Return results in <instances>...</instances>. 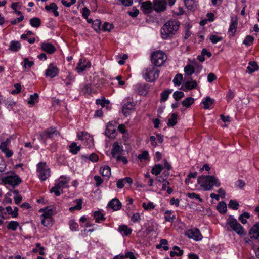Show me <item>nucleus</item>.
<instances>
[{
  "label": "nucleus",
  "instance_id": "32",
  "mask_svg": "<svg viewBox=\"0 0 259 259\" xmlns=\"http://www.w3.org/2000/svg\"><path fill=\"white\" fill-rule=\"evenodd\" d=\"M69 148V151L73 154H76L80 150V146H77L75 142L71 143Z\"/></svg>",
  "mask_w": 259,
  "mask_h": 259
},
{
  "label": "nucleus",
  "instance_id": "7",
  "mask_svg": "<svg viewBox=\"0 0 259 259\" xmlns=\"http://www.w3.org/2000/svg\"><path fill=\"white\" fill-rule=\"evenodd\" d=\"M37 171L39 178L45 181L50 176V169L47 167L45 162H40L37 165Z\"/></svg>",
  "mask_w": 259,
  "mask_h": 259
},
{
  "label": "nucleus",
  "instance_id": "29",
  "mask_svg": "<svg viewBox=\"0 0 259 259\" xmlns=\"http://www.w3.org/2000/svg\"><path fill=\"white\" fill-rule=\"evenodd\" d=\"M214 103V100L211 99L209 96H207L205 100L203 101L204 108L208 109L211 108L210 106Z\"/></svg>",
  "mask_w": 259,
  "mask_h": 259
},
{
  "label": "nucleus",
  "instance_id": "57",
  "mask_svg": "<svg viewBox=\"0 0 259 259\" xmlns=\"http://www.w3.org/2000/svg\"><path fill=\"white\" fill-rule=\"evenodd\" d=\"M209 39L212 44H216L221 41L223 38L221 36H218L213 34L210 36Z\"/></svg>",
  "mask_w": 259,
  "mask_h": 259
},
{
  "label": "nucleus",
  "instance_id": "54",
  "mask_svg": "<svg viewBox=\"0 0 259 259\" xmlns=\"http://www.w3.org/2000/svg\"><path fill=\"white\" fill-rule=\"evenodd\" d=\"M249 214L248 212H245L239 216V220L242 224H244L247 222L246 219L249 218Z\"/></svg>",
  "mask_w": 259,
  "mask_h": 259
},
{
  "label": "nucleus",
  "instance_id": "10",
  "mask_svg": "<svg viewBox=\"0 0 259 259\" xmlns=\"http://www.w3.org/2000/svg\"><path fill=\"white\" fill-rule=\"evenodd\" d=\"M186 234L189 238L193 239L196 241L201 240L203 237L199 230L197 228L189 230Z\"/></svg>",
  "mask_w": 259,
  "mask_h": 259
},
{
  "label": "nucleus",
  "instance_id": "52",
  "mask_svg": "<svg viewBox=\"0 0 259 259\" xmlns=\"http://www.w3.org/2000/svg\"><path fill=\"white\" fill-rule=\"evenodd\" d=\"M254 38L251 35H247L243 41V44L248 46L252 44Z\"/></svg>",
  "mask_w": 259,
  "mask_h": 259
},
{
  "label": "nucleus",
  "instance_id": "19",
  "mask_svg": "<svg viewBox=\"0 0 259 259\" xmlns=\"http://www.w3.org/2000/svg\"><path fill=\"white\" fill-rule=\"evenodd\" d=\"M45 8L46 11L53 12L55 17H58L59 15L57 11L58 6L55 3H51L49 5H46Z\"/></svg>",
  "mask_w": 259,
  "mask_h": 259
},
{
  "label": "nucleus",
  "instance_id": "21",
  "mask_svg": "<svg viewBox=\"0 0 259 259\" xmlns=\"http://www.w3.org/2000/svg\"><path fill=\"white\" fill-rule=\"evenodd\" d=\"M195 69L194 67L191 65H186L184 68L185 77L187 79H191L189 77L195 72Z\"/></svg>",
  "mask_w": 259,
  "mask_h": 259
},
{
  "label": "nucleus",
  "instance_id": "6",
  "mask_svg": "<svg viewBox=\"0 0 259 259\" xmlns=\"http://www.w3.org/2000/svg\"><path fill=\"white\" fill-rule=\"evenodd\" d=\"M159 70L153 66L149 67L143 71V76L145 80L155 81L159 77Z\"/></svg>",
  "mask_w": 259,
  "mask_h": 259
},
{
  "label": "nucleus",
  "instance_id": "50",
  "mask_svg": "<svg viewBox=\"0 0 259 259\" xmlns=\"http://www.w3.org/2000/svg\"><path fill=\"white\" fill-rule=\"evenodd\" d=\"M184 97V93L181 91H177L173 94L174 98L177 101Z\"/></svg>",
  "mask_w": 259,
  "mask_h": 259
},
{
  "label": "nucleus",
  "instance_id": "55",
  "mask_svg": "<svg viewBox=\"0 0 259 259\" xmlns=\"http://www.w3.org/2000/svg\"><path fill=\"white\" fill-rule=\"evenodd\" d=\"M239 205L236 201L231 200L229 202L228 207L233 210H237Z\"/></svg>",
  "mask_w": 259,
  "mask_h": 259
},
{
  "label": "nucleus",
  "instance_id": "17",
  "mask_svg": "<svg viewBox=\"0 0 259 259\" xmlns=\"http://www.w3.org/2000/svg\"><path fill=\"white\" fill-rule=\"evenodd\" d=\"M58 72V68L51 64L49 65L48 68L46 70L45 75L47 77L53 78L57 75Z\"/></svg>",
  "mask_w": 259,
  "mask_h": 259
},
{
  "label": "nucleus",
  "instance_id": "31",
  "mask_svg": "<svg viewBox=\"0 0 259 259\" xmlns=\"http://www.w3.org/2000/svg\"><path fill=\"white\" fill-rule=\"evenodd\" d=\"M172 90L167 89L163 91L160 94V102H165L168 98L169 95L172 92Z\"/></svg>",
  "mask_w": 259,
  "mask_h": 259
},
{
  "label": "nucleus",
  "instance_id": "39",
  "mask_svg": "<svg viewBox=\"0 0 259 259\" xmlns=\"http://www.w3.org/2000/svg\"><path fill=\"white\" fill-rule=\"evenodd\" d=\"M164 219L165 220L169 222L172 223L174 222L176 216L175 215H171L172 214V211L171 210H166L165 211Z\"/></svg>",
  "mask_w": 259,
  "mask_h": 259
},
{
  "label": "nucleus",
  "instance_id": "27",
  "mask_svg": "<svg viewBox=\"0 0 259 259\" xmlns=\"http://www.w3.org/2000/svg\"><path fill=\"white\" fill-rule=\"evenodd\" d=\"M116 130L111 125L107 126L105 135L109 138H114L115 136Z\"/></svg>",
  "mask_w": 259,
  "mask_h": 259
},
{
  "label": "nucleus",
  "instance_id": "56",
  "mask_svg": "<svg viewBox=\"0 0 259 259\" xmlns=\"http://www.w3.org/2000/svg\"><path fill=\"white\" fill-rule=\"evenodd\" d=\"M142 207L145 210H151L152 209H153L155 207L153 203L151 202L148 203H143Z\"/></svg>",
  "mask_w": 259,
  "mask_h": 259
},
{
  "label": "nucleus",
  "instance_id": "38",
  "mask_svg": "<svg viewBox=\"0 0 259 259\" xmlns=\"http://www.w3.org/2000/svg\"><path fill=\"white\" fill-rule=\"evenodd\" d=\"M177 116L176 113H172L171 114V117L168 120V126H174L177 123Z\"/></svg>",
  "mask_w": 259,
  "mask_h": 259
},
{
  "label": "nucleus",
  "instance_id": "40",
  "mask_svg": "<svg viewBox=\"0 0 259 259\" xmlns=\"http://www.w3.org/2000/svg\"><path fill=\"white\" fill-rule=\"evenodd\" d=\"M38 94L37 93H34L33 95H31L29 98V100L28 101V104L30 105H33L35 103L38 102Z\"/></svg>",
  "mask_w": 259,
  "mask_h": 259
},
{
  "label": "nucleus",
  "instance_id": "59",
  "mask_svg": "<svg viewBox=\"0 0 259 259\" xmlns=\"http://www.w3.org/2000/svg\"><path fill=\"white\" fill-rule=\"evenodd\" d=\"M15 89L11 91V93L13 95L18 94L21 91V85L20 83H16L14 85Z\"/></svg>",
  "mask_w": 259,
  "mask_h": 259
},
{
  "label": "nucleus",
  "instance_id": "58",
  "mask_svg": "<svg viewBox=\"0 0 259 259\" xmlns=\"http://www.w3.org/2000/svg\"><path fill=\"white\" fill-rule=\"evenodd\" d=\"M187 196L189 198L191 199H197L200 202H202L203 201L202 199L200 198V196L198 194H196L195 193H188L187 194Z\"/></svg>",
  "mask_w": 259,
  "mask_h": 259
},
{
  "label": "nucleus",
  "instance_id": "42",
  "mask_svg": "<svg viewBox=\"0 0 259 259\" xmlns=\"http://www.w3.org/2000/svg\"><path fill=\"white\" fill-rule=\"evenodd\" d=\"M194 102V98L192 97H187L182 102V104L183 106L189 108Z\"/></svg>",
  "mask_w": 259,
  "mask_h": 259
},
{
  "label": "nucleus",
  "instance_id": "61",
  "mask_svg": "<svg viewBox=\"0 0 259 259\" xmlns=\"http://www.w3.org/2000/svg\"><path fill=\"white\" fill-rule=\"evenodd\" d=\"M148 156V152L147 151H143L141 154H139L138 156L139 159L141 161L146 160Z\"/></svg>",
  "mask_w": 259,
  "mask_h": 259
},
{
  "label": "nucleus",
  "instance_id": "18",
  "mask_svg": "<svg viewBox=\"0 0 259 259\" xmlns=\"http://www.w3.org/2000/svg\"><path fill=\"white\" fill-rule=\"evenodd\" d=\"M123 151L122 146H120L117 142H115L113 144V148L111 150L112 157H115L116 155L121 154Z\"/></svg>",
  "mask_w": 259,
  "mask_h": 259
},
{
  "label": "nucleus",
  "instance_id": "53",
  "mask_svg": "<svg viewBox=\"0 0 259 259\" xmlns=\"http://www.w3.org/2000/svg\"><path fill=\"white\" fill-rule=\"evenodd\" d=\"M76 205H75V206L74 207H71L69 208V210L70 211H73L74 210H80L82 208V201L81 200V199H77L76 200Z\"/></svg>",
  "mask_w": 259,
  "mask_h": 259
},
{
  "label": "nucleus",
  "instance_id": "24",
  "mask_svg": "<svg viewBox=\"0 0 259 259\" xmlns=\"http://www.w3.org/2000/svg\"><path fill=\"white\" fill-rule=\"evenodd\" d=\"M96 103L97 105H100L102 107H106V109H108L110 101L108 100H106L104 97H102L101 99H96Z\"/></svg>",
  "mask_w": 259,
  "mask_h": 259
},
{
  "label": "nucleus",
  "instance_id": "14",
  "mask_svg": "<svg viewBox=\"0 0 259 259\" xmlns=\"http://www.w3.org/2000/svg\"><path fill=\"white\" fill-rule=\"evenodd\" d=\"M40 47L43 51L49 54H52L56 51L55 47L50 42H42Z\"/></svg>",
  "mask_w": 259,
  "mask_h": 259
},
{
  "label": "nucleus",
  "instance_id": "8",
  "mask_svg": "<svg viewBox=\"0 0 259 259\" xmlns=\"http://www.w3.org/2000/svg\"><path fill=\"white\" fill-rule=\"evenodd\" d=\"M58 134V131L55 127H51L45 131L40 132L39 134L38 139L42 141L45 144H46V141L48 139L52 138L55 135Z\"/></svg>",
  "mask_w": 259,
  "mask_h": 259
},
{
  "label": "nucleus",
  "instance_id": "36",
  "mask_svg": "<svg viewBox=\"0 0 259 259\" xmlns=\"http://www.w3.org/2000/svg\"><path fill=\"white\" fill-rule=\"evenodd\" d=\"M100 172L103 176L108 178L111 176V168L108 166H105L100 168Z\"/></svg>",
  "mask_w": 259,
  "mask_h": 259
},
{
  "label": "nucleus",
  "instance_id": "25",
  "mask_svg": "<svg viewBox=\"0 0 259 259\" xmlns=\"http://www.w3.org/2000/svg\"><path fill=\"white\" fill-rule=\"evenodd\" d=\"M118 231L121 233H123L125 236H128L132 233V229L128 227L125 225H120L118 227Z\"/></svg>",
  "mask_w": 259,
  "mask_h": 259
},
{
  "label": "nucleus",
  "instance_id": "47",
  "mask_svg": "<svg viewBox=\"0 0 259 259\" xmlns=\"http://www.w3.org/2000/svg\"><path fill=\"white\" fill-rule=\"evenodd\" d=\"M11 143V141L10 139H7L6 141L3 142H2L0 145V149L2 152L7 150L8 149V147Z\"/></svg>",
  "mask_w": 259,
  "mask_h": 259
},
{
  "label": "nucleus",
  "instance_id": "33",
  "mask_svg": "<svg viewBox=\"0 0 259 259\" xmlns=\"http://www.w3.org/2000/svg\"><path fill=\"white\" fill-rule=\"evenodd\" d=\"M183 254V250L180 249V247L177 246H174L173 247V250L170 252V255L171 257H174L175 256H181Z\"/></svg>",
  "mask_w": 259,
  "mask_h": 259
},
{
  "label": "nucleus",
  "instance_id": "60",
  "mask_svg": "<svg viewBox=\"0 0 259 259\" xmlns=\"http://www.w3.org/2000/svg\"><path fill=\"white\" fill-rule=\"evenodd\" d=\"M94 179L96 181L95 185L97 187L100 186L103 182V180L100 176L96 175L94 176Z\"/></svg>",
  "mask_w": 259,
  "mask_h": 259
},
{
  "label": "nucleus",
  "instance_id": "13",
  "mask_svg": "<svg viewBox=\"0 0 259 259\" xmlns=\"http://www.w3.org/2000/svg\"><path fill=\"white\" fill-rule=\"evenodd\" d=\"M91 66V64L90 61H87L85 59H80L77 64L76 70L78 72H81L87 68H90Z\"/></svg>",
  "mask_w": 259,
  "mask_h": 259
},
{
  "label": "nucleus",
  "instance_id": "2",
  "mask_svg": "<svg viewBox=\"0 0 259 259\" xmlns=\"http://www.w3.org/2000/svg\"><path fill=\"white\" fill-rule=\"evenodd\" d=\"M197 182L205 191L212 190L213 186L219 187L220 185L219 180L210 175L199 176L197 179Z\"/></svg>",
  "mask_w": 259,
  "mask_h": 259
},
{
  "label": "nucleus",
  "instance_id": "41",
  "mask_svg": "<svg viewBox=\"0 0 259 259\" xmlns=\"http://www.w3.org/2000/svg\"><path fill=\"white\" fill-rule=\"evenodd\" d=\"M30 24L32 27L38 28L41 25V20L38 17H34L30 20Z\"/></svg>",
  "mask_w": 259,
  "mask_h": 259
},
{
  "label": "nucleus",
  "instance_id": "48",
  "mask_svg": "<svg viewBox=\"0 0 259 259\" xmlns=\"http://www.w3.org/2000/svg\"><path fill=\"white\" fill-rule=\"evenodd\" d=\"M101 21L99 19H96L93 22V28L96 31H100L101 28Z\"/></svg>",
  "mask_w": 259,
  "mask_h": 259
},
{
  "label": "nucleus",
  "instance_id": "35",
  "mask_svg": "<svg viewBox=\"0 0 259 259\" xmlns=\"http://www.w3.org/2000/svg\"><path fill=\"white\" fill-rule=\"evenodd\" d=\"M163 169V167L162 165L160 164H156L152 167L151 172L153 175L158 176L161 173Z\"/></svg>",
  "mask_w": 259,
  "mask_h": 259
},
{
  "label": "nucleus",
  "instance_id": "26",
  "mask_svg": "<svg viewBox=\"0 0 259 259\" xmlns=\"http://www.w3.org/2000/svg\"><path fill=\"white\" fill-rule=\"evenodd\" d=\"M197 87V82H185V85H182L181 89L187 92Z\"/></svg>",
  "mask_w": 259,
  "mask_h": 259
},
{
  "label": "nucleus",
  "instance_id": "15",
  "mask_svg": "<svg viewBox=\"0 0 259 259\" xmlns=\"http://www.w3.org/2000/svg\"><path fill=\"white\" fill-rule=\"evenodd\" d=\"M249 234L251 239H259V222L252 227L249 231Z\"/></svg>",
  "mask_w": 259,
  "mask_h": 259
},
{
  "label": "nucleus",
  "instance_id": "64",
  "mask_svg": "<svg viewBox=\"0 0 259 259\" xmlns=\"http://www.w3.org/2000/svg\"><path fill=\"white\" fill-rule=\"evenodd\" d=\"M185 183L187 184L189 187L192 189H193L195 187L194 185H193V181H191V179L189 178V177L187 176V178L185 180Z\"/></svg>",
  "mask_w": 259,
  "mask_h": 259
},
{
  "label": "nucleus",
  "instance_id": "51",
  "mask_svg": "<svg viewBox=\"0 0 259 259\" xmlns=\"http://www.w3.org/2000/svg\"><path fill=\"white\" fill-rule=\"evenodd\" d=\"M113 28V25L108 22H105L101 27V30L103 31H110Z\"/></svg>",
  "mask_w": 259,
  "mask_h": 259
},
{
  "label": "nucleus",
  "instance_id": "46",
  "mask_svg": "<svg viewBox=\"0 0 259 259\" xmlns=\"http://www.w3.org/2000/svg\"><path fill=\"white\" fill-rule=\"evenodd\" d=\"M19 224L17 221H10L7 225V229L9 230H12L15 231L17 227L19 226Z\"/></svg>",
  "mask_w": 259,
  "mask_h": 259
},
{
  "label": "nucleus",
  "instance_id": "43",
  "mask_svg": "<svg viewBox=\"0 0 259 259\" xmlns=\"http://www.w3.org/2000/svg\"><path fill=\"white\" fill-rule=\"evenodd\" d=\"M41 223L46 227H50L53 225V219L52 217H45L42 218Z\"/></svg>",
  "mask_w": 259,
  "mask_h": 259
},
{
  "label": "nucleus",
  "instance_id": "11",
  "mask_svg": "<svg viewBox=\"0 0 259 259\" xmlns=\"http://www.w3.org/2000/svg\"><path fill=\"white\" fill-rule=\"evenodd\" d=\"M167 3L165 0H154L153 9L157 12H162L166 9Z\"/></svg>",
  "mask_w": 259,
  "mask_h": 259
},
{
  "label": "nucleus",
  "instance_id": "1",
  "mask_svg": "<svg viewBox=\"0 0 259 259\" xmlns=\"http://www.w3.org/2000/svg\"><path fill=\"white\" fill-rule=\"evenodd\" d=\"M180 22L176 19H171L166 22L161 29V34L163 39L171 37L178 31Z\"/></svg>",
  "mask_w": 259,
  "mask_h": 259
},
{
  "label": "nucleus",
  "instance_id": "37",
  "mask_svg": "<svg viewBox=\"0 0 259 259\" xmlns=\"http://www.w3.org/2000/svg\"><path fill=\"white\" fill-rule=\"evenodd\" d=\"M93 215L97 223H99L101 221H104L105 220L104 214L99 210L95 211Z\"/></svg>",
  "mask_w": 259,
  "mask_h": 259
},
{
  "label": "nucleus",
  "instance_id": "45",
  "mask_svg": "<svg viewBox=\"0 0 259 259\" xmlns=\"http://www.w3.org/2000/svg\"><path fill=\"white\" fill-rule=\"evenodd\" d=\"M93 89L91 83H87L82 89V91L84 95H90L92 93Z\"/></svg>",
  "mask_w": 259,
  "mask_h": 259
},
{
  "label": "nucleus",
  "instance_id": "12",
  "mask_svg": "<svg viewBox=\"0 0 259 259\" xmlns=\"http://www.w3.org/2000/svg\"><path fill=\"white\" fill-rule=\"evenodd\" d=\"M141 10L144 14H149L151 13L153 9V5L150 1H146L141 3Z\"/></svg>",
  "mask_w": 259,
  "mask_h": 259
},
{
  "label": "nucleus",
  "instance_id": "16",
  "mask_svg": "<svg viewBox=\"0 0 259 259\" xmlns=\"http://www.w3.org/2000/svg\"><path fill=\"white\" fill-rule=\"evenodd\" d=\"M121 206V203L117 198L112 199L108 204V207L111 208L113 211L120 210Z\"/></svg>",
  "mask_w": 259,
  "mask_h": 259
},
{
  "label": "nucleus",
  "instance_id": "62",
  "mask_svg": "<svg viewBox=\"0 0 259 259\" xmlns=\"http://www.w3.org/2000/svg\"><path fill=\"white\" fill-rule=\"evenodd\" d=\"M6 214V213L4 211V208L2 206H0V225H2L3 223V219H5V215Z\"/></svg>",
  "mask_w": 259,
  "mask_h": 259
},
{
  "label": "nucleus",
  "instance_id": "4",
  "mask_svg": "<svg viewBox=\"0 0 259 259\" xmlns=\"http://www.w3.org/2000/svg\"><path fill=\"white\" fill-rule=\"evenodd\" d=\"M226 226L227 228V230H233L239 235L244 234L243 228L237 220L232 215H230L227 219Z\"/></svg>",
  "mask_w": 259,
  "mask_h": 259
},
{
  "label": "nucleus",
  "instance_id": "20",
  "mask_svg": "<svg viewBox=\"0 0 259 259\" xmlns=\"http://www.w3.org/2000/svg\"><path fill=\"white\" fill-rule=\"evenodd\" d=\"M134 105L132 102H127L122 107V113L125 116H127L130 114V111L133 109Z\"/></svg>",
  "mask_w": 259,
  "mask_h": 259
},
{
  "label": "nucleus",
  "instance_id": "5",
  "mask_svg": "<svg viewBox=\"0 0 259 259\" xmlns=\"http://www.w3.org/2000/svg\"><path fill=\"white\" fill-rule=\"evenodd\" d=\"M167 56L162 51L158 50L153 52L151 57L152 63L156 66H162L166 61Z\"/></svg>",
  "mask_w": 259,
  "mask_h": 259
},
{
  "label": "nucleus",
  "instance_id": "23",
  "mask_svg": "<svg viewBox=\"0 0 259 259\" xmlns=\"http://www.w3.org/2000/svg\"><path fill=\"white\" fill-rule=\"evenodd\" d=\"M258 69V66L257 63L255 61H250L248 64V66L247 67L246 72L249 73L254 72Z\"/></svg>",
  "mask_w": 259,
  "mask_h": 259
},
{
  "label": "nucleus",
  "instance_id": "28",
  "mask_svg": "<svg viewBox=\"0 0 259 259\" xmlns=\"http://www.w3.org/2000/svg\"><path fill=\"white\" fill-rule=\"evenodd\" d=\"M21 48V45L19 41H11L9 46V49L13 52H17Z\"/></svg>",
  "mask_w": 259,
  "mask_h": 259
},
{
  "label": "nucleus",
  "instance_id": "3",
  "mask_svg": "<svg viewBox=\"0 0 259 259\" xmlns=\"http://www.w3.org/2000/svg\"><path fill=\"white\" fill-rule=\"evenodd\" d=\"M70 181V179L69 177L66 176H60L59 182L51 189L50 193H54L56 196H59L61 194L59 189L68 188V184Z\"/></svg>",
  "mask_w": 259,
  "mask_h": 259
},
{
  "label": "nucleus",
  "instance_id": "22",
  "mask_svg": "<svg viewBox=\"0 0 259 259\" xmlns=\"http://www.w3.org/2000/svg\"><path fill=\"white\" fill-rule=\"evenodd\" d=\"M237 26V22L236 20H234L233 18L231 19V22L230 25V27L228 30V34L229 36H234L235 32L236 31Z\"/></svg>",
  "mask_w": 259,
  "mask_h": 259
},
{
  "label": "nucleus",
  "instance_id": "63",
  "mask_svg": "<svg viewBox=\"0 0 259 259\" xmlns=\"http://www.w3.org/2000/svg\"><path fill=\"white\" fill-rule=\"evenodd\" d=\"M141 220V217L139 213H134L131 217V220L133 223L139 222Z\"/></svg>",
  "mask_w": 259,
  "mask_h": 259
},
{
  "label": "nucleus",
  "instance_id": "9",
  "mask_svg": "<svg viewBox=\"0 0 259 259\" xmlns=\"http://www.w3.org/2000/svg\"><path fill=\"white\" fill-rule=\"evenodd\" d=\"M2 180L4 183L9 184L13 187L18 185L21 182V179L16 174L3 177Z\"/></svg>",
  "mask_w": 259,
  "mask_h": 259
},
{
  "label": "nucleus",
  "instance_id": "34",
  "mask_svg": "<svg viewBox=\"0 0 259 259\" xmlns=\"http://www.w3.org/2000/svg\"><path fill=\"white\" fill-rule=\"evenodd\" d=\"M184 3L186 7L189 10L192 11L195 10L197 8L198 5L197 2L190 1L189 0H187L186 2H184Z\"/></svg>",
  "mask_w": 259,
  "mask_h": 259
},
{
  "label": "nucleus",
  "instance_id": "44",
  "mask_svg": "<svg viewBox=\"0 0 259 259\" xmlns=\"http://www.w3.org/2000/svg\"><path fill=\"white\" fill-rule=\"evenodd\" d=\"M218 210L221 213H225L227 211V206L225 202H219L217 205Z\"/></svg>",
  "mask_w": 259,
  "mask_h": 259
},
{
  "label": "nucleus",
  "instance_id": "30",
  "mask_svg": "<svg viewBox=\"0 0 259 259\" xmlns=\"http://www.w3.org/2000/svg\"><path fill=\"white\" fill-rule=\"evenodd\" d=\"M149 87L145 83L141 84L137 88V92L140 95H145L148 90Z\"/></svg>",
  "mask_w": 259,
  "mask_h": 259
},
{
  "label": "nucleus",
  "instance_id": "49",
  "mask_svg": "<svg viewBox=\"0 0 259 259\" xmlns=\"http://www.w3.org/2000/svg\"><path fill=\"white\" fill-rule=\"evenodd\" d=\"M70 229L72 231H76L78 229V225L74 220H71L69 222Z\"/></svg>",
  "mask_w": 259,
  "mask_h": 259
}]
</instances>
